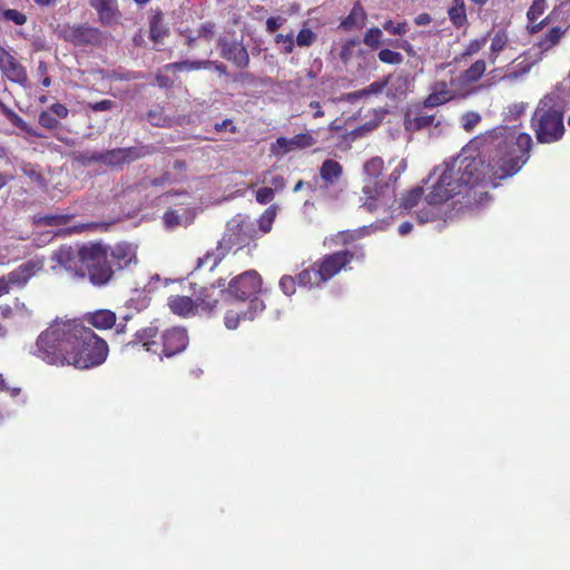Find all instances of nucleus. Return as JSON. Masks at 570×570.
Returning <instances> with one entry per match:
<instances>
[{
	"mask_svg": "<svg viewBox=\"0 0 570 570\" xmlns=\"http://www.w3.org/2000/svg\"><path fill=\"white\" fill-rule=\"evenodd\" d=\"M532 138L517 127L500 126L472 139L465 148H471L481 161L483 183H493L517 174L529 159Z\"/></svg>",
	"mask_w": 570,
	"mask_h": 570,
	"instance_id": "f257e3e1",
	"label": "nucleus"
},
{
	"mask_svg": "<svg viewBox=\"0 0 570 570\" xmlns=\"http://www.w3.org/2000/svg\"><path fill=\"white\" fill-rule=\"evenodd\" d=\"M481 165V161L471 153V148L464 147L456 157L434 168L429 179L433 176L436 178L425 196V202L429 205L443 204L483 183L484 174L480 169Z\"/></svg>",
	"mask_w": 570,
	"mask_h": 570,
	"instance_id": "f03ea898",
	"label": "nucleus"
},
{
	"mask_svg": "<svg viewBox=\"0 0 570 570\" xmlns=\"http://www.w3.org/2000/svg\"><path fill=\"white\" fill-rule=\"evenodd\" d=\"M531 126L537 140L541 144H551L562 138L563 107L557 95H546L539 101L531 118Z\"/></svg>",
	"mask_w": 570,
	"mask_h": 570,
	"instance_id": "7ed1b4c3",
	"label": "nucleus"
},
{
	"mask_svg": "<svg viewBox=\"0 0 570 570\" xmlns=\"http://www.w3.org/2000/svg\"><path fill=\"white\" fill-rule=\"evenodd\" d=\"M256 236L253 222L248 217L237 215L233 217L226 226L223 238L213 253H207L204 257L198 259L197 267L203 266L205 263H212V268L215 267L233 248L239 249L248 245Z\"/></svg>",
	"mask_w": 570,
	"mask_h": 570,
	"instance_id": "20e7f679",
	"label": "nucleus"
},
{
	"mask_svg": "<svg viewBox=\"0 0 570 570\" xmlns=\"http://www.w3.org/2000/svg\"><path fill=\"white\" fill-rule=\"evenodd\" d=\"M363 257L362 249L341 250L326 255L309 268L302 271L297 282L301 286H318L340 273L353 258L362 259Z\"/></svg>",
	"mask_w": 570,
	"mask_h": 570,
	"instance_id": "39448f33",
	"label": "nucleus"
},
{
	"mask_svg": "<svg viewBox=\"0 0 570 570\" xmlns=\"http://www.w3.org/2000/svg\"><path fill=\"white\" fill-rule=\"evenodd\" d=\"M71 321L68 317H56L38 335L33 353L46 356L70 355Z\"/></svg>",
	"mask_w": 570,
	"mask_h": 570,
	"instance_id": "423d86ee",
	"label": "nucleus"
},
{
	"mask_svg": "<svg viewBox=\"0 0 570 570\" xmlns=\"http://www.w3.org/2000/svg\"><path fill=\"white\" fill-rule=\"evenodd\" d=\"M70 355L107 356L109 346L105 338L87 327L78 318L71 321Z\"/></svg>",
	"mask_w": 570,
	"mask_h": 570,
	"instance_id": "0eeeda50",
	"label": "nucleus"
},
{
	"mask_svg": "<svg viewBox=\"0 0 570 570\" xmlns=\"http://www.w3.org/2000/svg\"><path fill=\"white\" fill-rule=\"evenodd\" d=\"M82 266L86 276L96 286L106 285L112 277V267L108 262L107 248L101 244L82 246Z\"/></svg>",
	"mask_w": 570,
	"mask_h": 570,
	"instance_id": "6e6552de",
	"label": "nucleus"
},
{
	"mask_svg": "<svg viewBox=\"0 0 570 570\" xmlns=\"http://www.w3.org/2000/svg\"><path fill=\"white\" fill-rule=\"evenodd\" d=\"M424 109L422 106L406 111L404 116V128L406 131L431 129V134L441 135L449 128V122L442 115L438 112L428 114Z\"/></svg>",
	"mask_w": 570,
	"mask_h": 570,
	"instance_id": "1a4fd4ad",
	"label": "nucleus"
},
{
	"mask_svg": "<svg viewBox=\"0 0 570 570\" xmlns=\"http://www.w3.org/2000/svg\"><path fill=\"white\" fill-rule=\"evenodd\" d=\"M363 207L368 212L386 209L395 203V191L387 183L365 181Z\"/></svg>",
	"mask_w": 570,
	"mask_h": 570,
	"instance_id": "9d476101",
	"label": "nucleus"
},
{
	"mask_svg": "<svg viewBox=\"0 0 570 570\" xmlns=\"http://www.w3.org/2000/svg\"><path fill=\"white\" fill-rule=\"evenodd\" d=\"M262 291V278L256 271H247L234 277L227 288V294L236 301L253 299Z\"/></svg>",
	"mask_w": 570,
	"mask_h": 570,
	"instance_id": "9b49d317",
	"label": "nucleus"
},
{
	"mask_svg": "<svg viewBox=\"0 0 570 570\" xmlns=\"http://www.w3.org/2000/svg\"><path fill=\"white\" fill-rule=\"evenodd\" d=\"M52 261L56 262V265L52 266L53 271L62 268L73 277H86L85 267L82 266V247L73 249L70 246H61L52 254Z\"/></svg>",
	"mask_w": 570,
	"mask_h": 570,
	"instance_id": "f8f14e48",
	"label": "nucleus"
},
{
	"mask_svg": "<svg viewBox=\"0 0 570 570\" xmlns=\"http://www.w3.org/2000/svg\"><path fill=\"white\" fill-rule=\"evenodd\" d=\"M265 309V304L258 297L250 299L248 303V307L246 311L240 308H230L227 309L224 316V324L228 330H236L239 325V322L243 321H253L258 314H261Z\"/></svg>",
	"mask_w": 570,
	"mask_h": 570,
	"instance_id": "ddd939ff",
	"label": "nucleus"
},
{
	"mask_svg": "<svg viewBox=\"0 0 570 570\" xmlns=\"http://www.w3.org/2000/svg\"><path fill=\"white\" fill-rule=\"evenodd\" d=\"M0 70L12 82L24 86L28 81L24 67L0 46Z\"/></svg>",
	"mask_w": 570,
	"mask_h": 570,
	"instance_id": "4468645a",
	"label": "nucleus"
},
{
	"mask_svg": "<svg viewBox=\"0 0 570 570\" xmlns=\"http://www.w3.org/2000/svg\"><path fill=\"white\" fill-rule=\"evenodd\" d=\"M189 344V337L185 328L174 327L164 334L165 356H175L183 353Z\"/></svg>",
	"mask_w": 570,
	"mask_h": 570,
	"instance_id": "2eb2a0df",
	"label": "nucleus"
},
{
	"mask_svg": "<svg viewBox=\"0 0 570 570\" xmlns=\"http://www.w3.org/2000/svg\"><path fill=\"white\" fill-rule=\"evenodd\" d=\"M314 144L315 139L307 132L295 135L292 138L279 137L273 145V151L284 155L296 149L312 147Z\"/></svg>",
	"mask_w": 570,
	"mask_h": 570,
	"instance_id": "dca6fc26",
	"label": "nucleus"
},
{
	"mask_svg": "<svg viewBox=\"0 0 570 570\" xmlns=\"http://www.w3.org/2000/svg\"><path fill=\"white\" fill-rule=\"evenodd\" d=\"M82 323L91 325L99 331L111 330L116 326L117 315L115 312L106 308L87 312L82 316Z\"/></svg>",
	"mask_w": 570,
	"mask_h": 570,
	"instance_id": "f3484780",
	"label": "nucleus"
},
{
	"mask_svg": "<svg viewBox=\"0 0 570 570\" xmlns=\"http://www.w3.org/2000/svg\"><path fill=\"white\" fill-rule=\"evenodd\" d=\"M455 97L454 92L443 80L436 81L431 87L430 95L423 101V108H434L451 101Z\"/></svg>",
	"mask_w": 570,
	"mask_h": 570,
	"instance_id": "a211bd4d",
	"label": "nucleus"
},
{
	"mask_svg": "<svg viewBox=\"0 0 570 570\" xmlns=\"http://www.w3.org/2000/svg\"><path fill=\"white\" fill-rule=\"evenodd\" d=\"M222 56L235 63L238 68H246L249 56L246 48L239 42H222Z\"/></svg>",
	"mask_w": 570,
	"mask_h": 570,
	"instance_id": "6ab92c4d",
	"label": "nucleus"
},
{
	"mask_svg": "<svg viewBox=\"0 0 570 570\" xmlns=\"http://www.w3.org/2000/svg\"><path fill=\"white\" fill-rule=\"evenodd\" d=\"M138 154L131 148H116L102 151L101 163L107 166H118L138 158Z\"/></svg>",
	"mask_w": 570,
	"mask_h": 570,
	"instance_id": "aec40b11",
	"label": "nucleus"
},
{
	"mask_svg": "<svg viewBox=\"0 0 570 570\" xmlns=\"http://www.w3.org/2000/svg\"><path fill=\"white\" fill-rule=\"evenodd\" d=\"M40 265L36 262H27L20 265L17 269L10 272L6 277L11 285H24L35 273L40 269Z\"/></svg>",
	"mask_w": 570,
	"mask_h": 570,
	"instance_id": "412c9836",
	"label": "nucleus"
},
{
	"mask_svg": "<svg viewBox=\"0 0 570 570\" xmlns=\"http://www.w3.org/2000/svg\"><path fill=\"white\" fill-rule=\"evenodd\" d=\"M90 6L96 9L100 21L105 24H110L118 18L116 0H90Z\"/></svg>",
	"mask_w": 570,
	"mask_h": 570,
	"instance_id": "4be33fe9",
	"label": "nucleus"
},
{
	"mask_svg": "<svg viewBox=\"0 0 570 570\" xmlns=\"http://www.w3.org/2000/svg\"><path fill=\"white\" fill-rule=\"evenodd\" d=\"M566 30L556 27L550 29L544 36L541 37V39L538 41V43L533 47V50L538 49L539 53L534 59V62L542 59V55L549 50H551L553 47H556L562 36L564 35Z\"/></svg>",
	"mask_w": 570,
	"mask_h": 570,
	"instance_id": "5701e85b",
	"label": "nucleus"
},
{
	"mask_svg": "<svg viewBox=\"0 0 570 570\" xmlns=\"http://www.w3.org/2000/svg\"><path fill=\"white\" fill-rule=\"evenodd\" d=\"M114 264L122 269L128 267L131 263H136V250L131 245L118 244L111 250Z\"/></svg>",
	"mask_w": 570,
	"mask_h": 570,
	"instance_id": "b1692460",
	"label": "nucleus"
},
{
	"mask_svg": "<svg viewBox=\"0 0 570 570\" xmlns=\"http://www.w3.org/2000/svg\"><path fill=\"white\" fill-rule=\"evenodd\" d=\"M65 37L76 45H85L92 41L96 37V31L88 27H69L65 29Z\"/></svg>",
	"mask_w": 570,
	"mask_h": 570,
	"instance_id": "393cba45",
	"label": "nucleus"
},
{
	"mask_svg": "<svg viewBox=\"0 0 570 570\" xmlns=\"http://www.w3.org/2000/svg\"><path fill=\"white\" fill-rule=\"evenodd\" d=\"M168 306L170 311L179 316L194 314L195 303L188 296H173L169 298Z\"/></svg>",
	"mask_w": 570,
	"mask_h": 570,
	"instance_id": "a878e982",
	"label": "nucleus"
},
{
	"mask_svg": "<svg viewBox=\"0 0 570 570\" xmlns=\"http://www.w3.org/2000/svg\"><path fill=\"white\" fill-rule=\"evenodd\" d=\"M343 174V168L338 161L333 159H326L321 168L320 175L327 185H333Z\"/></svg>",
	"mask_w": 570,
	"mask_h": 570,
	"instance_id": "bb28decb",
	"label": "nucleus"
},
{
	"mask_svg": "<svg viewBox=\"0 0 570 570\" xmlns=\"http://www.w3.org/2000/svg\"><path fill=\"white\" fill-rule=\"evenodd\" d=\"M49 364L57 366L73 365L76 368L86 370L101 365L106 358H49Z\"/></svg>",
	"mask_w": 570,
	"mask_h": 570,
	"instance_id": "cd10ccee",
	"label": "nucleus"
},
{
	"mask_svg": "<svg viewBox=\"0 0 570 570\" xmlns=\"http://www.w3.org/2000/svg\"><path fill=\"white\" fill-rule=\"evenodd\" d=\"M413 79L409 75L396 76L389 88V94L394 97L404 96L412 91Z\"/></svg>",
	"mask_w": 570,
	"mask_h": 570,
	"instance_id": "c85d7f7f",
	"label": "nucleus"
},
{
	"mask_svg": "<svg viewBox=\"0 0 570 570\" xmlns=\"http://www.w3.org/2000/svg\"><path fill=\"white\" fill-rule=\"evenodd\" d=\"M509 42L508 35L500 30L495 32L493 38L491 39L490 50H489V60L494 63L498 56L505 49Z\"/></svg>",
	"mask_w": 570,
	"mask_h": 570,
	"instance_id": "c756f323",
	"label": "nucleus"
},
{
	"mask_svg": "<svg viewBox=\"0 0 570 570\" xmlns=\"http://www.w3.org/2000/svg\"><path fill=\"white\" fill-rule=\"evenodd\" d=\"M384 169V160L381 157H373L365 161L363 171L367 177L366 181H376L375 179L382 174Z\"/></svg>",
	"mask_w": 570,
	"mask_h": 570,
	"instance_id": "7c9ffc66",
	"label": "nucleus"
},
{
	"mask_svg": "<svg viewBox=\"0 0 570 570\" xmlns=\"http://www.w3.org/2000/svg\"><path fill=\"white\" fill-rule=\"evenodd\" d=\"M449 18L455 27H462L466 22L465 4L463 0H453L449 9Z\"/></svg>",
	"mask_w": 570,
	"mask_h": 570,
	"instance_id": "2f4dec72",
	"label": "nucleus"
},
{
	"mask_svg": "<svg viewBox=\"0 0 570 570\" xmlns=\"http://www.w3.org/2000/svg\"><path fill=\"white\" fill-rule=\"evenodd\" d=\"M212 65L210 60H202V61H180L173 62L165 66L167 70H198L202 68H207Z\"/></svg>",
	"mask_w": 570,
	"mask_h": 570,
	"instance_id": "473e14b6",
	"label": "nucleus"
},
{
	"mask_svg": "<svg viewBox=\"0 0 570 570\" xmlns=\"http://www.w3.org/2000/svg\"><path fill=\"white\" fill-rule=\"evenodd\" d=\"M485 71V62L484 60H476L471 65L469 69H466L463 73V79L466 82H475L478 81Z\"/></svg>",
	"mask_w": 570,
	"mask_h": 570,
	"instance_id": "72a5a7b5",
	"label": "nucleus"
},
{
	"mask_svg": "<svg viewBox=\"0 0 570 570\" xmlns=\"http://www.w3.org/2000/svg\"><path fill=\"white\" fill-rule=\"evenodd\" d=\"M363 42L370 48H377L383 42V32L380 28H370L365 35Z\"/></svg>",
	"mask_w": 570,
	"mask_h": 570,
	"instance_id": "f704fd0d",
	"label": "nucleus"
},
{
	"mask_svg": "<svg viewBox=\"0 0 570 570\" xmlns=\"http://www.w3.org/2000/svg\"><path fill=\"white\" fill-rule=\"evenodd\" d=\"M275 217H276V209L274 207H268L262 214V216L258 219V226L263 234H266L272 229Z\"/></svg>",
	"mask_w": 570,
	"mask_h": 570,
	"instance_id": "c9c22d12",
	"label": "nucleus"
},
{
	"mask_svg": "<svg viewBox=\"0 0 570 570\" xmlns=\"http://www.w3.org/2000/svg\"><path fill=\"white\" fill-rule=\"evenodd\" d=\"M214 288H205L198 298L199 304L206 311H213L218 303V298L214 296Z\"/></svg>",
	"mask_w": 570,
	"mask_h": 570,
	"instance_id": "e433bc0d",
	"label": "nucleus"
},
{
	"mask_svg": "<svg viewBox=\"0 0 570 570\" xmlns=\"http://www.w3.org/2000/svg\"><path fill=\"white\" fill-rule=\"evenodd\" d=\"M377 58L381 62L387 65H400L403 62V56L400 52L393 51L391 49L380 50Z\"/></svg>",
	"mask_w": 570,
	"mask_h": 570,
	"instance_id": "4c0bfd02",
	"label": "nucleus"
},
{
	"mask_svg": "<svg viewBox=\"0 0 570 570\" xmlns=\"http://www.w3.org/2000/svg\"><path fill=\"white\" fill-rule=\"evenodd\" d=\"M316 33L309 28H303L298 32L295 43L298 47H309L316 41Z\"/></svg>",
	"mask_w": 570,
	"mask_h": 570,
	"instance_id": "58836bf2",
	"label": "nucleus"
},
{
	"mask_svg": "<svg viewBox=\"0 0 570 570\" xmlns=\"http://www.w3.org/2000/svg\"><path fill=\"white\" fill-rule=\"evenodd\" d=\"M423 195V189L421 187H416L409 191L402 198V207L405 209H412L415 207Z\"/></svg>",
	"mask_w": 570,
	"mask_h": 570,
	"instance_id": "ea45409f",
	"label": "nucleus"
},
{
	"mask_svg": "<svg viewBox=\"0 0 570 570\" xmlns=\"http://www.w3.org/2000/svg\"><path fill=\"white\" fill-rule=\"evenodd\" d=\"M102 151H82L76 156V159L83 166H90L96 163H101Z\"/></svg>",
	"mask_w": 570,
	"mask_h": 570,
	"instance_id": "a19ab883",
	"label": "nucleus"
},
{
	"mask_svg": "<svg viewBox=\"0 0 570 570\" xmlns=\"http://www.w3.org/2000/svg\"><path fill=\"white\" fill-rule=\"evenodd\" d=\"M163 220L167 229H174L184 224L183 218L176 210H167L163 216Z\"/></svg>",
	"mask_w": 570,
	"mask_h": 570,
	"instance_id": "79ce46f5",
	"label": "nucleus"
},
{
	"mask_svg": "<svg viewBox=\"0 0 570 570\" xmlns=\"http://www.w3.org/2000/svg\"><path fill=\"white\" fill-rule=\"evenodd\" d=\"M383 29L390 32L391 35L403 36L407 31V23L404 21L394 23L392 20H386L383 23Z\"/></svg>",
	"mask_w": 570,
	"mask_h": 570,
	"instance_id": "37998d69",
	"label": "nucleus"
},
{
	"mask_svg": "<svg viewBox=\"0 0 570 570\" xmlns=\"http://www.w3.org/2000/svg\"><path fill=\"white\" fill-rule=\"evenodd\" d=\"M167 35V30L161 26L160 18L155 17L150 23V38L158 42Z\"/></svg>",
	"mask_w": 570,
	"mask_h": 570,
	"instance_id": "c03bdc74",
	"label": "nucleus"
},
{
	"mask_svg": "<svg viewBox=\"0 0 570 570\" xmlns=\"http://www.w3.org/2000/svg\"><path fill=\"white\" fill-rule=\"evenodd\" d=\"M546 8V0H533L527 13L529 20L535 21L544 12Z\"/></svg>",
	"mask_w": 570,
	"mask_h": 570,
	"instance_id": "a18cd8bd",
	"label": "nucleus"
},
{
	"mask_svg": "<svg viewBox=\"0 0 570 570\" xmlns=\"http://www.w3.org/2000/svg\"><path fill=\"white\" fill-rule=\"evenodd\" d=\"M488 42V36H483L481 38L471 40L466 46L463 56H473L478 53Z\"/></svg>",
	"mask_w": 570,
	"mask_h": 570,
	"instance_id": "49530a36",
	"label": "nucleus"
},
{
	"mask_svg": "<svg viewBox=\"0 0 570 570\" xmlns=\"http://www.w3.org/2000/svg\"><path fill=\"white\" fill-rule=\"evenodd\" d=\"M461 121L462 127L466 131H471L481 121V116L475 111H469L462 116Z\"/></svg>",
	"mask_w": 570,
	"mask_h": 570,
	"instance_id": "de8ad7c7",
	"label": "nucleus"
},
{
	"mask_svg": "<svg viewBox=\"0 0 570 570\" xmlns=\"http://www.w3.org/2000/svg\"><path fill=\"white\" fill-rule=\"evenodd\" d=\"M2 16L6 20L12 21L18 26H22L27 21L26 14L21 13L14 9H7L2 12Z\"/></svg>",
	"mask_w": 570,
	"mask_h": 570,
	"instance_id": "09e8293b",
	"label": "nucleus"
},
{
	"mask_svg": "<svg viewBox=\"0 0 570 570\" xmlns=\"http://www.w3.org/2000/svg\"><path fill=\"white\" fill-rule=\"evenodd\" d=\"M39 124L47 129H55L58 126L57 118L48 110L39 115Z\"/></svg>",
	"mask_w": 570,
	"mask_h": 570,
	"instance_id": "8fccbe9b",
	"label": "nucleus"
},
{
	"mask_svg": "<svg viewBox=\"0 0 570 570\" xmlns=\"http://www.w3.org/2000/svg\"><path fill=\"white\" fill-rule=\"evenodd\" d=\"M9 119L11 120V122L19 127L20 129L24 130L26 132L30 134V135H33L36 137H40L39 134H37L36 131H33L29 126L28 124L20 117L18 116L16 112L13 111H10L9 112Z\"/></svg>",
	"mask_w": 570,
	"mask_h": 570,
	"instance_id": "3c124183",
	"label": "nucleus"
},
{
	"mask_svg": "<svg viewBox=\"0 0 570 570\" xmlns=\"http://www.w3.org/2000/svg\"><path fill=\"white\" fill-rule=\"evenodd\" d=\"M274 189L271 187H262L256 191V200L259 204H268L274 199Z\"/></svg>",
	"mask_w": 570,
	"mask_h": 570,
	"instance_id": "603ef678",
	"label": "nucleus"
},
{
	"mask_svg": "<svg viewBox=\"0 0 570 570\" xmlns=\"http://www.w3.org/2000/svg\"><path fill=\"white\" fill-rule=\"evenodd\" d=\"M276 42L282 43L284 46V50L286 53H291L295 46L294 35H277Z\"/></svg>",
	"mask_w": 570,
	"mask_h": 570,
	"instance_id": "864d4df0",
	"label": "nucleus"
},
{
	"mask_svg": "<svg viewBox=\"0 0 570 570\" xmlns=\"http://www.w3.org/2000/svg\"><path fill=\"white\" fill-rule=\"evenodd\" d=\"M389 80H390V77H387L385 80L383 81H374L372 82L367 88H365L361 94V95H371V94H381L384 88L387 86L389 83Z\"/></svg>",
	"mask_w": 570,
	"mask_h": 570,
	"instance_id": "5fc2aeb1",
	"label": "nucleus"
},
{
	"mask_svg": "<svg viewBox=\"0 0 570 570\" xmlns=\"http://www.w3.org/2000/svg\"><path fill=\"white\" fill-rule=\"evenodd\" d=\"M279 287L286 295H292L295 292V279L285 275L279 279Z\"/></svg>",
	"mask_w": 570,
	"mask_h": 570,
	"instance_id": "6e6d98bb",
	"label": "nucleus"
},
{
	"mask_svg": "<svg viewBox=\"0 0 570 570\" xmlns=\"http://www.w3.org/2000/svg\"><path fill=\"white\" fill-rule=\"evenodd\" d=\"M286 19L278 17H271L266 21V28L268 32H275L278 28H281L285 23Z\"/></svg>",
	"mask_w": 570,
	"mask_h": 570,
	"instance_id": "4d7b16f0",
	"label": "nucleus"
},
{
	"mask_svg": "<svg viewBox=\"0 0 570 570\" xmlns=\"http://www.w3.org/2000/svg\"><path fill=\"white\" fill-rule=\"evenodd\" d=\"M49 111L59 119H65L68 116V108L62 104L51 105Z\"/></svg>",
	"mask_w": 570,
	"mask_h": 570,
	"instance_id": "13d9d810",
	"label": "nucleus"
},
{
	"mask_svg": "<svg viewBox=\"0 0 570 570\" xmlns=\"http://www.w3.org/2000/svg\"><path fill=\"white\" fill-rule=\"evenodd\" d=\"M357 45V41L356 40H347L343 47H342V50H341V58L343 60H347L351 55H352V50L353 48Z\"/></svg>",
	"mask_w": 570,
	"mask_h": 570,
	"instance_id": "bf43d9fd",
	"label": "nucleus"
},
{
	"mask_svg": "<svg viewBox=\"0 0 570 570\" xmlns=\"http://www.w3.org/2000/svg\"><path fill=\"white\" fill-rule=\"evenodd\" d=\"M95 111H105L114 107V101L105 99L90 106Z\"/></svg>",
	"mask_w": 570,
	"mask_h": 570,
	"instance_id": "052dcab7",
	"label": "nucleus"
},
{
	"mask_svg": "<svg viewBox=\"0 0 570 570\" xmlns=\"http://www.w3.org/2000/svg\"><path fill=\"white\" fill-rule=\"evenodd\" d=\"M405 169H406V160L402 159L400 161L399 166L391 173L390 180L396 181Z\"/></svg>",
	"mask_w": 570,
	"mask_h": 570,
	"instance_id": "680f3d73",
	"label": "nucleus"
},
{
	"mask_svg": "<svg viewBox=\"0 0 570 570\" xmlns=\"http://www.w3.org/2000/svg\"><path fill=\"white\" fill-rule=\"evenodd\" d=\"M269 184L274 187L275 190H282L286 185L284 177L281 175L273 176L269 180Z\"/></svg>",
	"mask_w": 570,
	"mask_h": 570,
	"instance_id": "e2e57ef3",
	"label": "nucleus"
},
{
	"mask_svg": "<svg viewBox=\"0 0 570 570\" xmlns=\"http://www.w3.org/2000/svg\"><path fill=\"white\" fill-rule=\"evenodd\" d=\"M435 214L431 210H421L417 215V218L421 223H425L429 220H432L434 218Z\"/></svg>",
	"mask_w": 570,
	"mask_h": 570,
	"instance_id": "0e129e2a",
	"label": "nucleus"
},
{
	"mask_svg": "<svg viewBox=\"0 0 570 570\" xmlns=\"http://www.w3.org/2000/svg\"><path fill=\"white\" fill-rule=\"evenodd\" d=\"M10 291V284L6 276L0 277V297L8 294Z\"/></svg>",
	"mask_w": 570,
	"mask_h": 570,
	"instance_id": "69168bd1",
	"label": "nucleus"
},
{
	"mask_svg": "<svg viewBox=\"0 0 570 570\" xmlns=\"http://www.w3.org/2000/svg\"><path fill=\"white\" fill-rule=\"evenodd\" d=\"M431 17L430 14L428 13H421L419 14L416 18H415V23L417 26H425V24H429L431 22Z\"/></svg>",
	"mask_w": 570,
	"mask_h": 570,
	"instance_id": "338daca9",
	"label": "nucleus"
},
{
	"mask_svg": "<svg viewBox=\"0 0 570 570\" xmlns=\"http://www.w3.org/2000/svg\"><path fill=\"white\" fill-rule=\"evenodd\" d=\"M156 81L159 85V87H163V88H168L171 86L170 79L164 75H157Z\"/></svg>",
	"mask_w": 570,
	"mask_h": 570,
	"instance_id": "774afa93",
	"label": "nucleus"
}]
</instances>
